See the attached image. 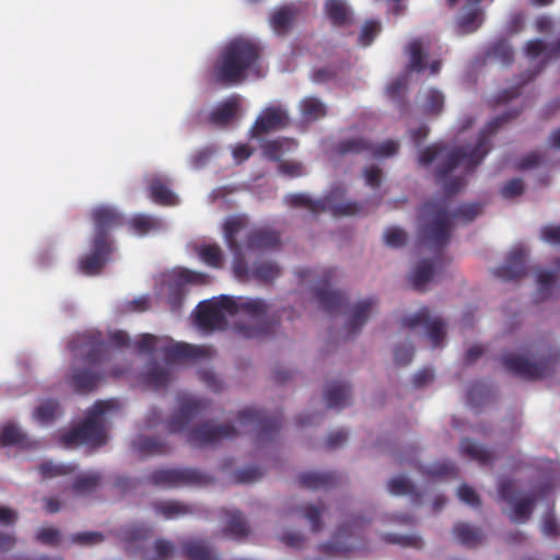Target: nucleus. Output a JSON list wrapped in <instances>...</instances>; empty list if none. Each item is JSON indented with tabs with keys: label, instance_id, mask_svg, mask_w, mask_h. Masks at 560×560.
Listing matches in <instances>:
<instances>
[{
	"label": "nucleus",
	"instance_id": "680f3d73",
	"mask_svg": "<svg viewBox=\"0 0 560 560\" xmlns=\"http://www.w3.org/2000/svg\"><path fill=\"white\" fill-rule=\"evenodd\" d=\"M413 357V347L410 343L397 346L394 350V360L399 365H407Z\"/></svg>",
	"mask_w": 560,
	"mask_h": 560
},
{
	"label": "nucleus",
	"instance_id": "39448f33",
	"mask_svg": "<svg viewBox=\"0 0 560 560\" xmlns=\"http://www.w3.org/2000/svg\"><path fill=\"white\" fill-rule=\"evenodd\" d=\"M205 407V404L198 398L190 395H183L179 398V410L172 417L168 423L170 431L185 432L186 440L196 446H206L236 435L235 427L229 423L218 424L214 422H203L186 430L188 423L198 416Z\"/></svg>",
	"mask_w": 560,
	"mask_h": 560
},
{
	"label": "nucleus",
	"instance_id": "2eb2a0df",
	"mask_svg": "<svg viewBox=\"0 0 560 560\" xmlns=\"http://www.w3.org/2000/svg\"><path fill=\"white\" fill-rule=\"evenodd\" d=\"M499 493L513 508L511 515L513 521L525 522L529 518L536 500L534 494L517 498L514 492V483L510 480L500 482Z\"/></svg>",
	"mask_w": 560,
	"mask_h": 560
},
{
	"label": "nucleus",
	"instance_id": "603ef678",
	"mask_svg": "<svg viewBox=\"0 0 560 560\" xmlns=\"http://www.w3.org/2000/svg\"><path fill=\"white\" fill-rule=\"evenodd\" d=\"M301 110L308 120H316L326 115L325 105L315 97H307L301 103Z\"/></svg>",
	"mask_w": 560,
	"mask_h": 560
},
{
	"label": "nucleus",
	"instance_id": "7ed1b4c3",
	"mask_svg": "<svg viewBox=\"0 0 560 560\" xmlns=\"http://www.w3.org/2000/svg\"><path fill=\"white\" fill-rule=\"evenodd\" d=\"M137 348L143 352H163L165 359L149 360L138 374V382L149 389H164L174 380V366L172 360L182 358H210L213 349L207 346H192L189 343L174 342L166 337H156L151 334L141 335L136 342Z\"/></svg>",
	"mask_w": 560,
	"mask_h": 560
},
{
	"label": "nucleus",
	"instance_id": "6e6552de",
	"mask_svg": "<svg viewBox=\"0 0 560 560\" xmlns=\"http://www.w3.org/2000/svg\"><path fill=\"white\" fill-rule=\"evenodd\" d=\"M115 408L116 402L113 400L97 401L89 410L81 424L61 435V443L66 447H74L80 444H89L94 447L104 445L107 440L106 415Z\"/></svg>",
	"mask_w": 560,
	"mask_h": 560
},
{
	"label": "nucleus",
	"instance_id": "e2e57ef3",
	"mask_svg": "<svg viewBox=\"0 0 560 560\" xmlns=\"http://www.w3.org/2000/svg\"><path fill=\"white\" fill-rule=\"evenodd\" d=\"M540 238L552 245H560V225H545L540 229Z\"/></svg>",
	"mask_w": 560,
	"mask_h": 560
},
{
	"label": "nucleus",
	"instance_id": "a211bd4d",
	"mask_svg": "<svg viewBox=\"0 0 560 560\" xmlns=\"http://www.w3.org/2000/svg\"><path fill=\"white\" fill-rule=\"evenodd\" d=\"M71 350L75 351V357H86V362L91 365L98 363V358L103 345L98 341L95 332H86L77 336L70 343Z\"/></svg>",
	"mask_w": 560,
	"mask_h": 560
},
{
	"label": "nucleus",
	"instance_id": "13d9d810",
	"mask_svg": "<svg viewBox=\"0 0 560 560\" xmlns=\"http://www.w3.org/2000/svg\"><path fill=\"white\" fill-rule=\"evenodd\" d=\"M385 243L393 247L398 248L406 244L407 233L399 228H389L384 233Z\"/></svg>",
	"mask_w": 560,
	"mask_h": 560
},
{
	"label": "nucleus",
	"instance_id": "4c0bfd02",
	"mask_svg": "<svg viewBox=\"0 0 560 560\" xmlns=\"http://www.w3.org/2000/svg\"><path fill=\"white\" fill-rule=\"evenodd\" d=\"M486 58L506 67L513 62L514 52L506 40L500 39L489 47Z\"/></svg>",
	"mask_w": 560,
	"mask_h": 560
},
{
	"label": "nucleus",
	"instance_id": "393cba45",
	"mask_svg": "<svg viewBox=\"0 0 560 560\" xmlns=\"http://www.w3.org/2000/svg\"><path fill=\"white\" fill-rule=\"evenodd\" d=\"M279 244V236L275 231L258 229L248 233L245 243V249L248 252H258L273 248Z\"/></svg>",
	"mask_w": 560,
	"mask_h": 560
},
{
	"label": "nucleus",
	"instance_id": "aec40b11",
	"mask_svg": "<svg viewBox=\"0 0 560 560\" xmlns=\"http://www.w3.org/2000/svg\"><path fill=\"white\" fill-rule=\"evenodd\" d=\"M109 252L110 248L107 240H104L102 235L95 236L93 243V253L80 261L81 270L88 275L97 273L104 266Z\"/></svg>",
	"mask_w": 560,
	"mask_h": 560
},
{
	"label": "nucleus",
	"instance_id": "f704fd0d",
	"mask_svg": "<svg viewBox=\"0 0 560 560\" xmlns=\"http://www.w3.org/2000/svg\"><path fill=\"white\" fill-rule=\"evenodd\" d=\"M131 446L140 456H149L163 453L165 443L159 438L138 435L132 440Z\"/></svg>",
	"mask_w": 560,
	"mask_h": 560
},
{
	"label": "nucleus",
	"instance_id": "20e7f679",
	"mask_svg": "<svg viewBox=\"0 0 560 560\" xmlns=\"http://www.w3.org/2000/svg\"><path fill=\"white\" fill-rule=\"evenodd\" d=\"M480 213L479 203L463 205L455 213H451L445 198L428 201L419 215L420 246L429 247L438 253L450 242L456 218L470 222Z\"/></svg>",
	"mask_w": 560,
	"mask_h": 560
},
{
	"label": "nucleus",
	"instance_id": "0eeeda50",
	"mask_svg": "<svg viewBox=\"0 0 560 560\" xmlns=\"http://www.w3.org/2000/svg\"><path fill=\"white\" fill-rule=\"evenodd\" d=\"M247 221L243 217H232L223 224L225 243L234 256L233 273L240 281H248L250 278L262 282L271 283L281 275V267L270 260L256 261L252 269H248L244 258V248L237 242V234L246 228Z\"/></svg>",
	"mask_w": 560,
	"mask_h": 560
},
{
	"label": "nucleus",
	"instance_id": "c9c22d12",
	"mask_svg": "<svg viewBox=\"0 0 560 560\" xmlns=\"http://www.w3.org/2000/svg\"><path fill=\"white\" fill-rule=\"evenodd\" d=\"M238 107V97H232L225 103L219 105L210 115V121L217 126H225L236 119Z\"/></svg>",
	"mask_w": 560,
	"mask_h": 560
},
{
	"label": "nucleus",
	"instance_id": "5fc2aeb1",
	"mask_svg": "<svg viewBox=\"0 0 560 560\" xmlns=\"http://www.w3.org/2000/svg\"><path fill=\"white\" fill-rule=\"evenodd\" d=\"M77 465H62L54 464L52 462H45L39 466V471L45 478H54L73 472Z\"/></svg>",
	"mask_w": 560,
	"mask_h": 560
},
{
	"label": "nucleus",
	"instance_id": "0e129e2a",
	"mask_svg": "<svg viewBox=\"0 0 560 560\" xmlns=\"http://www.w3.org/2000/svg\"><path fill=\"white\" fill-rule=\"evenodd\" d=\"M524 191V184L521 179L514 178L508 182L501 189V194L504 198H514L522 195Z\"/></svg>",
	"mask_w": 560,
	"mask_h": 560
},
{
	"label": "nucleus",
	"instance_id": "79ce46f5",
	"mask_svg": "<svg viewBox=\"0 0 560 560\" xmlns=\"http://www.w3.org/2000/svg\"><path fill=\"white\" fill-rule=\"evenodd\" d=\"M556 281L557 275L552 271L544 270L537 275V290L534 298L536 303H541L552 295Z\"/></svg>",
	"mask_w": 560,
	"mask_h": 560
},
{
	"label": "nucleus",
	"instance_id": "ddd939ff",
	"mask_svg": "<svg viewBox=\"0 0 560 560\" xmlns=\"http://www.w3.org/2000/svg\"><path fill=\"white\" fill-rule=\"evenodd\" d=\"M409 63L407 71L396 78L387 88L392 97L398 96L404 92L409 83V71H422L427 66L428 47L421 39L412 40L408 47Z\"/></svg>",
	"mask_w": 560,
	"mask_h": 560
},
{
	"label": "nucleus",
	"instance_id": "6e6d98bb",
	"mask_svg": "<svg viewBox=\"0 0 560 560\" xmlns=\"http://www.w3.org/2000/svg\"><path fill=\"white\" fill-rule=\"evenodd\" d=\"M278 539L289 548L303 549L307 544V537L302 532L288 530L278 536Z\"/></svg>",
	"mask_w": 560,
	"mask_h": 560
},
{
	"label": "nucleus",
	"instance_id": "423d86ee",
	"mask_svg": "<svg viewBox=\"0 0 560 560\" xmlns=\"http://www.w3.org/2000/svg\"><path fill=\"white\" fill-rule=\"evenodd\" d=\"M257 58L256 44L243 37L234 38L222 49L213 66L212 78L223 85L242 83Z\"/></svg>",
	"mask_w": 560,
	"mask_h": 560
},
{
	"label": "nucleus",
	"instance_id": "b1692460",
	"mask_svg": "<svg viewBox=\"0 0 560 560\" xmlns=\"http://www.w3.org/2000/svg\"><path fill=\"white\" fill-rule=\"evenodd\" d=\"M455 539L466 548H476L486 542L487 536L480 527L469 523L458 522L453 527Z\"/></svg>",
	"mask_w": 560,
	"mask_h": 560
},
{
	"label": "nucleus",
	"instance_id": "cd10ccee",
	"mask_svg": "<svg viewBox=\"0 0 560 560\" xmlns=\"http://www.w3.org/2000/svg\"><path fill=\"white\" fill-rule=\"evenodd\" d=\"M387 490L394 495H408L413 503H419L421 492L412 481L404 476H395L387 481Z\"/></svg>",
	"mask_w": 560,
	"mask_h": 560
},
{
	"label": "nucleus",
	"instance_id": "f3484780",
	"mask_svg": "<svg viewBox=\"0 0 560 560\" xmlns=\"http://www.w3.org/2000/svg\"><path fill=\"white\" fill-rule=\"evenodd\" d=\"M289 117L281 107H268L257 118L252 128V137L257 138L271 130L283 128L288 125Z\"/></svg>",
	"mask_w": 560,
	"mask_h": 560
},
{
	"label": "nucleus",
	"instance_id": "5701e85b",
	"mask_svg": "<svg viewBox=\"0 0 560 560\" xmlns=\"http://www.w3.org/2000/svg\"><path fill=\"white\" fill-rule=\"evenodd\" d=\"M324 398L328 408L341 409L351 402L352 389L347 382L334 381L324 392Z\"/></svg>",
	"mask_w": 560,
	"mask_h": 560
},
{
	"label": "nucleus",
	"instance_id": "c03bdc74",
	"mask_svg": "<svg viewBox=\"0 0 560 560\" xmlns=\"http://www.w3.org/2000/svg\"><path fill=\"white\" fill-rule=\"evenodd\" d=\"M295 147V142L289 138H281L277 140L266 141L261 149L266 158L278 161L280 156Z\"/></svg>",
	"mask_w": 560,
	"mask_h": 560
},
{
	"label": "nucleus",
	"instance_id": "a19ab883",
	"mask_svg": "<svg viewBox=\"0 0 560 560\" xmlns=\"http://www.w3.org/2000/svg\"><path fill=\"white\" fill-rule=\"evenodd\" d=\"M121 539L127 544H138L153 536V528L144 524H131L120 530Z\"/></svg>",
	"mask_w": 560,
	"mask_h": 560
},
{
	"label": "nucleus",
	"instance_id": "e433bc0d",
	"mask_svg": "<svg viewBox=\"0 0 560 560\" xmlns=\"http://www.w3.org/2000/svg\"><path fill=\"white\" fill-rule=\"evenodd\" d=\"M197 255L208 265L221 268L224 265V254L217 244L200 243L194 246Z\"/></svg>",
	"mask_w": 560,
	"mask_h": 560
},
{
	"label": "nucleus",
	"instance_id": "bb28decb",
	"mask_svg": "<svg viewBox=\"0 0 560 560\" xmlns=\"http://www.w3.org/2000/svg\"><path fill=\"white\" fill-rule=\"evenodd\" d=\"M417 103L424 115L438 116L444 106V95L435 89H428L418 95Z\"/></svg>",
	"mask_w": 560,
	"mask_h": 560
},
{
	"label": "nucleus",
	"instance_id": "864d4df0",
	"mask_svg": "<svg viewBox=\"0 0 560 560\" xmlns=\"http://www.w3.org/2000/svg\"><path fill=\"white\" fill-rule=\"evenodd\" d=\"M384 540L389 544H397L402 547H411L421 549L424 545L422 538L418 535H398V534H386Z\"/></svg>",
	"mask_w": 560,
	"mask_h": 560
},
{
	"label": "nucleus",
	"instance_id": "dca6fc26",
	"mask_svg": "<svg viewBox=\"0 0 560 560\" xmlns=\"http://www.w3.org/2000/svg\"><path fill=\"white\" fill-rule=\"evenodd\" d=\"M369 522L363 518H353L339 526L332 541L322 545L319 549L325 552H343L354 548V545L348 541L351 537L359 536L361 529Z\"/></svg>",
	"mask_w": 560,
	"mask_h": 560
},
{
	"label": "nucleus",
	"instance_id": "bf43d9fd",
	"mask_svg": "<svg viewBox=\"0 0 560 560\" xmlns=\"http://www.w3.org/2000/svg\"><path fill=\"white\" fill-rule=\"evenodd\" d=\"M71 541L82 546H93L104 541V535L100 532L78 533L71 536Z\"/></svg>",
	"mask_w": 560,
	"mask_h": 560
},
{
	"label": "nucleus",
	"instance_id": "f03ea898",
	"mask_svg": "<svg viewBox=\"0 0 560 560\" xmlns=\"http://www.w3.org/2000/svg\"><path fill=\"white\" fill-rule=\"evenodd\" d=\"M505 117H498L485 128L479 136L478 142L460 148H447L443 144H433L419 153L418 161L421 165L428 166L433 161L438 162L435 175L443 180L444 190L452 195L458 192L464 186L463 177L453 176L455 170L460 172L472 171L489 152L488 140L490 136L505 121Z\"/></svg>",
	"mask_w": 560,
	"mask_h": 560
},
{
	"label": "nucleus",
	"instance_id": "c85d7f7f",
	"mask_svg": "<svg viewBox=\"0 0 560 560\" xmlns=\"http://www.w3.org/2000/svg\"><path fill=\"white\" fill-rule=\"evenodd\" d=\"M92 217L95 224V236H103L106 238V230L117 225L119 223V214L110 208L100 207L93 210Z\"/></svg>",
	"mask_w": 560,
	"mask_h": 560
},
{
	"label": "nucleus",
	"instance_id": "de8ad7c7",
	"mask_svg": "<svg viewBox=\"0 0 560 560\" xmlns=\"http://www.w3.org/2000/svg\"><path fill=\"white\" fill-rule=\"evenodd\" d=\"M61 415L59 404L54 399L42 401L34 411V417L42 423H48Z\"/></svg>",
	"mask_w": 560,
	"mask_h": 560
},
{
	"label": "nucleus",
	"instance_id": "ea45409f",
	"mask_svg": "<svg viewBox=\"0 0 560 560\" xmlns=\"http://www.w3.org/2000/svg\"><path fill=\"white\" fill-rule=\"evenodd\" d=\"M327 508L323 502L306 504L300 508L301 515L311 524V530L318 533L324 528L323 515Z\"/></svg>",
	"mask_w": 560,
	"mask_h": 560
},
{
	"label": "nucleus",
	"instance_id": "a878e982",
	"mask_svg": "<svg viewBox=\"0 0 560 560\" xmlns=\"http://www.w3.org/2000/svg\"><path fill=\"white\" fill-rule=\"evenodd\" d=\"M526 56L532 60H539L535 66V70H528L526 73L522 74L521 85L530 81L546 65L547 59L550 57V52L541 40H530L526 45Z\"/></svg>",
	"mask_w": 560,
	"mask_h": 560
},
{
	"label": "nucleus",
	"instance_id": "8fccbe9b",
	"mask_svg": "<svg viewBox=\"0 0 560 560\" xmlns=\"http://www.w3.org/2000/svg\"><path fill=\"white\" fill-rule=\"evenodd\" d=\"M152 198L160 203L175 205L177 202L176 196L164 186L160 178H154L150 185Z\"/></svg>",
	"mask_w": 560,
	"mask_h": 560
},
{
	"label": "nucleus",
	"instance_id": "1a4fd4ad",
	"mask_svg": "<svg viewBox=\"0 0 560 560\" xmlns=\"http://www.w3.org/2000/svg\"><path fill=\"white\" fill-rule=\"evenodd\" d=\"M557 354L551 348L523 355L517 353H505L502 355L503 365L515 375L536 380L551 374Z\"/></svg>",
	"mask_w": 560,
	"mask_h": 560
},
{
	"label": "nucleus",
	"instance_id": "c756f323",
	"mask_svg": "<svg viewBox=\"0 0 560 560\" xmlns=\"http://www.w3.org/2000/svg\"><path fill=\"white\" fill-rule=\"evenodd\" d=\"M434 266L430 259L418 261L409 273L411 285L418 291H424L427 284L433 279Z\"/></svg>",
	"mask_w": 560,
	"mask_h": 560
},
{
	"label": "nucleus",
	"instance_id": "f8f14e48",
	"mask_svg": "<svg viewBox=\"0 0 560 560\" xmlns=\"http://www.w3.org/2000/svg\"><path fill=\"white\" fill-rule=\"evenodd\" d=\"M402 324L411 329L422 327L424 335L434 348L441 347L446 338L445 320L438 315H432L428 308H421L419 312L406 316Z\"/></svg>",
	"mask_w": 560,
	"mask_h": 560
},
{
	"label": "nucleus",
	"instance_id": "6ab92c4d",
	"mask_svg": "<svg viewBox=\"0 0 560 560\" xmlns=\"http://www.w3.org/2000/svg\"><path fill=\"white\" fill-rule=\"evenodd\" d=\"M377 308V300L375 298H368L359 301L352 307L350 318L347 324L349 336H355L360 332L361 328L370 319Z\"/></svg>",
	"mask_w": 560,
	"mask_h": 560
},
{
	"label": "nucleus",
	"instance_id": "473e14b6",
	"mask_svg": "<svg viewBox=\"0 0 560 560\" xmlns=\"http://www.w3.org/2000/svg\"><path fill=\"white\" fill-rule=\"evenodd\" d=\"M152 509L156 514L162 515L167 520L192 513L191 506L183 502L172 500L154 501L152 503Z\"/></svg>",
	"mask_w": 560,
	"mask_h": 560
},
{
	"label": "nucleus",
	"instance_id": "37998d69",
	"mask_svg": "<svg viewBox=\"0 0 560 560\" xmlns=\"http://www.w3.org/2000/svg\"><path fill=\"white\" fill-rule=\"evenodd\" d=\"M102 482V475L98 472H86L77 477L72 488L77 495H88L95 491Z\"/></svg>",
	"mask_w": 560,
	"mask_h": 560
},
{
	"label": "nucleus",
	"instance_id": "052dcab7",
	"mask_svg": "<svg viewBox=\"0 0 560 560\" xmlns=\"http://www.w3.org/2000/svg\"><path fill=\"white\" fill-rule=\"evenodd\" d=\"M399 150V142L395 140H387L375 147L371 145V152L374 156L388 158L395 155Z\"/></svg>",
	"mask_w": 560,
	"mask_h": 560
},
{
	"label": "nucleus",
	"instance_id": "4468645a",
	"mask_svg": "<svg viewBox=\"0 0 560 560\" xmlns=\"http://www.w3.org/2000/svg\"><path fill=\"white\" fill-rule=\"evenodd\" d=\"M284 201L291 208L306 209L312 213L334 210L337 213L350 215L357 213L358 211V207L355 203L347 202L334 206L331 205L329 198L313 200L310 196L305 194L288 195L285 196Z\"/></svg>",
	"mask_w": 560,
	"mask_h": 560
},
{
	"label": "nucleus",
	"instance_id": "338daca9",
	"mask_svg": "<svg viewBox=\"0 0 560 560\" xmlns=\"http://www.w3.org/2000/svg\"><path fill=\"white\" fill-rule=\"evenodd\" d=\"M261 476L262 472L259 468L247 467L237 471L236 479L238 482L250 483L259 480Z\"/></svg>",
	"mask_w": 560,
	"mask_h": 560
},
{
	"label": "nucleus",
	"instance_id": "9b49d317",
	"mask_svg": "<svg viewBox=\"0 0 560 560\" xmlns=\"http://www.w3.org/2000/svg\"><path fill=\"white\" fill-rule=\"evenodd\" d=\"M296 273L303 283L310 287L320 307L332 311L340 306L341 294L330 289V281L334 278L332 270L316 271L302 268Z\"/></svg>",
	"mask_w": 560,
	"mask_h": 560
},
{
	"label": "nucleus",
	"instance_id": "412c9836",
	"mask_svg": "<svg viewBox=\"0 0 560 560\" xmlns=\"http://www.w3.org/2000/svg\"><path fill=\"white\" fill-rule=\"evenodd\" d=\"M194 275L189 271H178L168 281V303L174 313L180 312V306L186 294V285L194 281Z\"/></svg>",
	"mask_w": 560,
	"mask_h": 560
},
{
	"label": "nucleus",
	"instance_id": "58836bf2",
	"mask_svg": "<svg viewBox=\"0 0 560 560\" xmlns=\"http://www.w3.org/2000/svg\"><path fill=\"white\" fill-rule=\"evenodd\" d=\"M459 450L463 455L479 462L481 465L489 464L493 459V454L489 450L467 438L462 440Z\"/></svg>",
	"mask_w": 560,
	"mask_h": 560
},
{
	"label": "nucleus",
	"instance_id": "2f4dec72",
	"mask_svg": "<svg viewBox=\"0 0 560 560\" xmlns=\"http://www.w3.org/2000/svg\"><path fill=\"white\" fill-rule=\"evenodd\" d=\"M325 12L331 23L337 26H343L350 23L352 13L345 0H327Z\"/></svg>",
	"mask_w": 560,
	"mask_h": 560
},
{
	"label": "nucleus",
	"instance_id": "49530a36",
	"mask_svg": "<svg viewBox=\"0 0 560 560\" xmlns=\"http://www.w3.org/2000/svg\"><path fill=\"white\" fill-rule=\"evenodd\" d=\"M295 14L296 10L293 7H282L275 11L270 19L275 32L278 34L285 33L290 27Z\"/></svg>",
	"mask_w": 560,
	"mask_h": 560
},
{
	"label": "nucleus",
	"instance_id": "4be33fe9",
	"mask_svg": "<svg viewBox=\"0 0 560 560\" xmlns=\"http://www.w3.org/2000/svg\"><path fill=\"white\" fill-rule=\"evenodd\" d=\"M526 249L522 246L513 248L504 262L497 269L495 275L504 280H513L525 273Z\"/></svg>",
	"mask_w": 560,
	"mask_h": 560
},
{
	"label": "nucleus",
	"instance_id": "69168bd1",
	"mask_svg": "<svg viewBox=\"0 0 560 560\" xmlns=\"http://www.w3.org/2000/svg\"><path fill=\"white\" fill-rule=\"evenodd\" d=\"M381 27L380 24L376 22H369L366 23L361 31L359 40L363 46L370 45V43L373 40V38L377 35Z\"/></svg>",
	"mask_w": 560,
	"mask_h": 560
},
{
	"label": "nucleus",
	"instance_id": "f257e3e1",
	"mask_svg": "<svg viewBox=\"0 0 560 560\" xmlns=\"http://www.w3.org/2000/svg\"><path fill=\"white\" fill-rule=\"evenodd\" d=\"M231 316L237 317L235 329L246 338L268 334L279 322L276 307L262 299L223 296L200 303L196 311L197 325L202 329H222Z\"/></svg>",
	"mask_w": 560,
	"mask_h": 560
},
{
	"label": "nucleus",
	"instance_id": "774afa93",
	"mask_svg": "<svg viewBox=\"0 0 560 560\" xmlns=\"http://www.w3.org/2000/svg\"><path fill=\"white\" fill-rule=\"evenodd\" d=\"M279 172L288 176H301L303 174V165L296 161H280Z\"/></svg>",
	"mask_w": 560,
	"mask_h": 560
},
{
	"label": "nucleus",
	"instance_id": "7c9ffc66",
	"mask_svg": "<svg viewBox=\"0 0 560 560\" xmlns=\"http://www.w3.org/2000/svg\"><path fill=\"white\" fill-rule=\"evenodd\" d=\"M302 487L319 490L330 488L338 482V477L334 472H306L299 478Z\"/></svg>",
	"mask_w": 560,
	"mask_h": 560
},
{
	"label": "nucleus",
	"instance_id": "4d7b16f0",
	"mask_svg": "<svg viewBox=\"0 0 560 560\" xmlns=\"http://www.w3.org/2000/svg\"><path fill=\"white\" fill-rule=\"evenodd\" d=\"M338 150L341 154L360 153L371 151V144L363 138H354L340 142Z\"/></svg>",
	"mask_w": 560,
	"mask_h": 560
},
{
	"label": "nucleus",
	"instance_id": "72a5a7b5",
	"mask_svg": "<svg viewBox=\"0 0 560 560\" xmlns=\"http://www.w3.org/2000/svg\"><path fill=\"white\" fill-rule=\"evenodd\" d=\"M224 532L235 539H243L248 536L249 527L240 512L226 511Z\"/></svg>",
	"mask_w": 560,
	"mask_h": 560
},
{
	"label": "nucleus",
	"instance_id": "9d476101",
	"mask_svg": "<svg viewBox=\"0 0 560 560\" xmlns=\"http://www.w3.org/2000/svg\"><path fill=\"white\" fill-rule=\"evenodd\" d=\"M145 482L155 487L175 488L185 486L203 487L213 482V478L196 468L174 467L156 469L145 477Z\"/></svg>",
	"mask_w": 560,
	"mask_h": 560
},
{
	"label": "nucleus",
	"instance_id": "09e8293b",
	"mask_svg": "<svg viewBox=\"0 0 560 560\" xmlns=\"http://www.w3.org/2000/svg\"><path fill=\"white\" fill-rule=\"evenodd\" d=\"M130 225L132 230L139 235H144L150 231L159 230L163 226V223L160 219L149 217V215H137L130 221Z\"/></svg>",
	"mask_w": 560,
	"mask_h": 560
},
{
	"label": "nucleus",
	"instance_id": "3c124183",
	"mask_svg": "<svg viewBox=\"0 0 560 560\" xmlns=\"http://www.w3.org/2000/svg\"><path fill=\"white\" fill-rule=\"evenodd\" d=\"M26 436L15 424H7L0 428V444L23 445Z\"/></svg>",
	"mask_w": 560,
	"mask_h": 560
},
{
	"label": "nucleus",
	"instance_id": "a18cd8bd",
	"mask_svg": "<svg viewBox=\"0 0 560 560\" xmlns=\"http://www.w3.org/2000/svg\"><path fill=\"white\" fill-rule=\"evenodd\" d=\"M97 380L98 376L89 371H80L77 368L71 370V383L77 392L92 390L96 386Z\"/></svg>",
	"mask_w": 560,
	"mask_h": 560
}]
</instances>
